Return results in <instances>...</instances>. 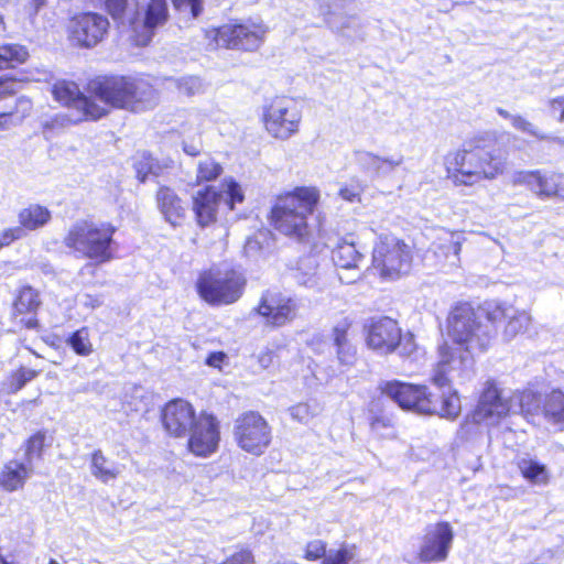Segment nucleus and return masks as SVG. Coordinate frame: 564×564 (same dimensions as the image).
I'll list each match as a JSON object with an SVG mask.
<instances>
[{"label": "nucleus", "mask_w": 564, "mask_h": 564, "mask_svg": "<svg viewBox=\"0 0 564 564\" xmlns=\"http://www.w3.org/2000/svg\"><path fill=\"white\" fill-rule=\"evenodd\" d=\"M485 311L475 310L469 303L456 304L447 318L448 336L452 344L444 341L438 346V360L433 368L431 381L438 388L449 387L454 379L469 378L474 351H485L496 329L492 325L484 323Z\"/></svg>", "instance_id": "1"}, {"label": "nucleus", "mask_w": 564, "mask_h": 564, "mask_svg": "<svg viewBox=\"0 0 564 564\" xmlns=\"http://www.w3.org/2000/svg\"><path fill=\"white\" fill-rule=\"evenodd\" d=\"M444 164L447 177L455 185L471 186L485 180H495L506 169L507 159L499 150L469 142L448 153Z\"/></svg>", "instance_id": "2"}, {"label": "nucleus", "mask_w": 564, "mask_h": 564, "mask_svg": "<svg viewBox=\"0 0 564 564\" xmlns=\"http://www.w3.org/2000/svg\"><path fill=\"white\" fill-rule=\"evenodd\" d=\"M90 93L106 106L131 112H142L154 108L159 102L158 91L144 79L113 76L94 80Z\"/></svg>", "instance_id": "3"}, {"label": "nucleus", "mask_w": 564, "mask_h": 564, "mask_svg": "<svg viewBox=\"0 0 564 564\" xmlns=\"http://www.w3.org/2000/svg\"><path fill=\"white\" fill-rule=\"evenodd\" d=\"M319 199L316 187H296L280 196L271 212L273 226L285 236L302 238L307 232V216Z\"/></svg>", "instance_id": "4"}, {"label": "nucleus", "mask_w": 564, "mask_h": 564, "mask_svg": "<svg viewBox=\"0 0 564 564\" xmlns=\"http://www.w3.org/2000/svg\"><path fill=\"white\" fill-rule=\"evenodd\" d=\"M116 228L108 223L88 220L76 221L64 238V245L98 263L112 258L113 234Z\"/></svg>", "instance_id": "5"}, {"label": "nucleus", "mask_w": 564, "mask_h": 564, "mask_svg": "<svg viewBox=\"0 0 564 564\" xmlns=\"http://www.w3.org/2000/svg\"><path fill=\"white\" fill-rule=\"evenodd\" d=\"M514 408L512 392L500 389L495 381H487L479 402L471 415L462 424L459 433L464 438L480 433V424L494 425Z\"/></svg>", "instance_id": "6"}, {"label": "nucleus", "mask_w": 564, "mask_h": 564, "mask_svg": "<svg viewBox=\"0 0 564 564\" xmlns=\"http://www.w3.org/2000/svg\"><path fill=\"white\" fill-rule=\"evenodd\" d=\"M269 26L261 19H247L237 24H225L206 31V37L214 47L257 51L263 43Z\"/></svg>", "instance_id": "7"}, {"label": "nucleus", "mask_w": 564, "mask_h": 564, "mask_svg": "<svg viewBox=\"0 0 564 564\" xmlns=\"http://www.w3.org/2000/svg\"><path fill=\"white\" fill-rule=\"evenodd\" d=\"M198 294L210 304H231L242 294L243 276L235 270L210 269L196 283Z\"/></svg>", "instance_id": "8"}, {"label": "nucleus", "mask_w": 564, "mask_h": 564, "mask_svg": "<svg viewBox=\"0 0 564 564\" xmlns=\"http://www.w3.org/2000/svg\"><path fill=\"white\" fill-rule=\"evenodd\" d=\"M412 249L392 235H381L372 251L373 268L384 278L394 279L410 270Z\"/></svg>", "instance_id": "9"}, {"label": "nucleus", "mask_w": 564, "mask_h": 564, "mask_svg": "<svg viewBox=\"0 0 564 564\" xmlns=\"http://www.w3.org/2000/svg\"><path fill=\"white\" fill-rule=\"evenodd\" d=\"M262 120L271 137L288 140L299 132L302 111L293 98L275 97L263 107Z\"/></svg>", "instance_id": "10"}, {"label": "nucleus", "mask_w": 564, "mask_h": 564, "mask_svg": "<svg viewBox=\"0 0 564 564\" xmlns=\"http://www.w3.org/2000/svg\"><path fill=\"white\" fill-rule=\"evenodd\" d=\"M234 436L238 446L254 456L262 455L271 443V427L259 413L250 411L235 422Z\"/></svg>", "instance_id": "11"}, {"label": "nucleus", "mask_w": 564, "mask_h": 564, "mask_svg": "<svg viewBox=\"0 0 564 564\" xmlns=\"http://www.w3.org/2000/svg\"><path fill=\"white\" fill-rule=\"evenodd\" d=\"M297 311L299 303L295 299L280 292L267 291L252 312L263 319L264 326L279 328L293 322Z\"/></svg>", "instance_id": "12"}, {"label": "nucleus", "mask_w": 564, "mask_h": 564, "mask_svg": "<svg viewBox=\"0 0 564 564\" xmlns=\"http://www.w3.org/2000/svg\"><path fill=\"white\" fill-rule=\"evenodd\" d=\"M187 449L197 457H209L217 452L220 442L219 421L213 414L202 411L188 431Z\"/></svg>", "instance_id": "13"}, {"label": "nucleus", "mask_w": 564, "mask_h": 564, "mask_svg": "<svg viewBox=\"0 0 564 564\" xmlns=\"http://www.w3.org/2000/svg\"><path fill=\"white\" fill-rule=\"evenodd\" d=\"M109 25L107 17L101 13H79L69 22V40L80 47H95L106 37Z\"/></svg>", "instance_id": "14"}, {"label": "nucleus", "mask_w": 564, "mask_h": 564, "mask_svg": "<svg viewBox=\"0 0 564 564\" xmlns=\"http://www.w3.org/2000/svg\"><path fill=\"white\" fill-rule=\"evenodd\" d=\"M381 392L393 400L401 409L427 414L434 410L431 394L425 386H416L398 380L386 381Z\"/></svg>", "instance_id": "15"}, {"label": "nucleus", "mask_w": 564, "mask_h": 564, "mask_svg": "<svg viewBox=\"0 0 564 564\" xmlns=\"http://www.w3.org/2000/svg\"><path fill=\"white\" fill-rule=\"evenodd\" d=\"M485 313L487 322L491 325L506 322L502 330V337L506 341H510L517 335L524 333L531 324V316L527 311L518 310L508 302H488L485 304ZM492 327L495 328V326Z\"/></svg>", "instance_id": "16"}, {"label": "nucleus", "mask_w": 564, "mask_h": 564, "mask_svg": "<svg viewBox=\"0 0 564 564\" xmlns=\"http://www.w3.org/2000/svg\"><path fill=\"white\" fill-rule=\"evenodd\" d=\"M52 94L59 104L79 111L76 120H97L107 113L105 107L83 95L73 82L57 80L52 86Z\"/></svg>", "instance_id": "17"}, {"label": "nucleus", "mask_w": 564, "mask_h": 564, "mask_svg": "<svg viewBox=\"0 0 564 564\" xmlns=\"http://www.w3.org/2000/svg\"><path fill=\"white\" fill-rule=\"evenodd\" d=\"M513 185H524L539 197L564 199V174L550 171H521L512 176Z\"/></svg>", "instance_id": "18"}, {"label": "nucleus", "mask_w": 564, "mask_h": 564, "mask_svg": "<svg viewBox=\"0 0 564 564\" xmlns=\"http://www.w3.org/2000/svg\"><path fill=\"white\" fill-rule=\"evenodd\" d=\"M454 531L448 522H437L426 529L420 547V560L424 563L443 562L447 558Z\"/></svg>", "instance_id": "19"}, {"label": "nucleus", "mask_w": 564, "mask_h": 564, "mask_svg": "<svg viewBox=\"0 0 564 564\" xmlns=\"http://www.w3.org/2000/svg\"><path fill=\"white\" fill-rule=\"evenodd\" d=\"M366 343L381 355L391 354L402 343L398 322L386 316L371 319L367 325Z\"/></svg>", "instance_id": "20"}, {"label": "nucleus", "mask_w": 564, "mask_h": 564, "mask_svg": "<svg viewBox=\"0 0 564 564\" xmlns=\"http://www.w3.org/2000/svg\"><path fill=\"white\" fill-rule=\"evenodd\" d=\"M197 416L194 406L183 399L167 402L162 411L163 426L174 437H185L197 421Z\"/></svg>", "instance_id": "21"}, {"label": "nucleus", "mask_w": 564, "mask_h": 564, "mask_svg": "<svg viewBox=\"0 0 564 564\" xmlns=\"http://www.w3.org/2000/svg\"><path fill=\"white\" fill-rule=\"evenodd\" d=\"M332 260L337 268L354 271L352 276L345 279L339 275L343 282L350 283L359 276V263L364 261V254L357 249L351 235L338 239L332 251Z\"/></svg>", "instance_id": "22"}, {"label": "nucleus", "mask_w": 564, "mask_h": 564, "mask_svg": "<svg viewBox=\"0 0 564 564\" xmlns=\"http://www.w3.org/2000/svg\"><path fill=\"white\" fill-rule=\"evenodd\" d=\"M220 200L221 194L210 186L195 193L193 196V210L199 226L206 227L216 221Z\"/></svg>", "instance_id": "23"}, {"label": "nucleus", "mask_w": 564, "mask_h": 564, "mask_svg": "<svg viewBox=\"0 0 564 564\" xmlns=\"http://www.w3.org/2000/svg\"><path fill=\"white\" fill-rule=\"evenodd\" d=\"M156 204L165 221L176 227L182 224L186 206L178 195L167 186H161L156 193Z\"/></svg>", "instance_id": "24"}, {"label": "nucleus", "mask_w": 564, "mask_h": 564, "mask_svg": "<svg viewBox=\"0 0 564 564\" xmlns=\"http://www.w3.org/2000/svg\"><path fill=\"white\" fill-rule=\"evenodd\" d=\"M347 0H321L319 13L333 30L346 34V30L356 21L355 15L346 14Z\"/></svg>", "instance_id": "25"}, {"label": "nucleus", "mask_w": 564, "mask_h": 564, "mask_svg": "<svg viewBox=\"0 0 564 564\" xmlns=\"http://www.w3.org/2000/svg\"><path fill=\"white\" fill-rule=\"evenodd\" d=\"M350 328L351 321L345 317L336 323L332 333L337 359L344 366H351L356 361L357 350L351 343Z\"/></svg>", "instance_id": "26"}, {"label": "nucleus", "mask_w": 564, "mask_h": 564, "mask_svg": "<svg viewBox=\"0 0 564 564\" xmlns=\"http://www.w3.org/2000/svg\"><path fill=\"white\" fill-rule=\"evenodd\" d=\"M41 305L39 293L31 286H24L20 290L13 305L15 317L21 316L20 323L29 329L37 327V319L34 314Z\"/></svg>", "instance_id": "27"}, {"label": "nucleus", "mask_w": 564, "mask_h": 564, "mask_svg": "<svg viewBox=\"0 0 564 564\" xmlns=\"http://www.w3.org/2000/svg\"><path fill=\"white\" fill-rule=\"evenodd\" d=\"M169 7L166 0H150L142 23V33L134 41L137 45H147L152 37V30L167 21Z\"/></svg>", "instance_id": "28"}, {"label": "nucleus", "mask_w": 564, "mask_h": 564, "mask_svg": "<svg viewBox=\"0 0 564 564\" xmlns=\"http://www.w3.org/2000/svg\"><path fill=\"white\" fill-rule=\"evenodd\" d=\"M358 160L364 169L372 175L386 176L399 167L403 163L404 158L400 153L382 158L371 152H362L359 154Z\"/></svg>", "instance_id": "29"}, {"label": "nucleus", "mask_w": 564, "mask_h": 564, "mask_svg": "<svg viewBox=\"0 0 564 564\" xmlns=\"http://www.w3.org/2000/svg\"><path fill=\"white\" fill-rule=\"evenodd\" d=\"M33 474V466L18 460L9 462L0 474V486L7 491H15L23 487Z\"/></svg>", "instance_id": "30"}, {"label": "nucleus", "mask_w": 564, "mask_h": 564, "mask_svg": "<svg viewBox=\"0 0 564 564\" xmlns=\"http://www.w3.org/2000/svg\"><path fill=\"white\" fill-rule=\"evenodd\" d=\"M463 240L462 234L441 229L432 246L435 252L444 254L449 260V264L456 267L459 263Z\"/></svg>", "instance_id": "31"}, {"label": "nucleus", "mask_w": 564, "mask_h": 564, "mask_svg": "<svg viewBox=\"0 0 564 564\" xmlns=\"http://www.w3.org/2000/svg\"><path fill=\"white\" fill-rule=\"evenodd\" d=\"M93 3L102 6L107 12L121 23L135 24L139 15L137 0H90Z\"/></svg>", "instance_id": "32"}, {"label": "nucleus", "mask_w": 564, "mask_h": 564, "mask_svg": "<svg viewBox=\"0 0 564 564\" xmlns=\"http://www.w3.org/2000/svg\"><path fill=\"white\" fill-rule=\"evenodd\" d=\"M121 469L119 464L108 459L100 449L91 454L90 473L101 482H108L116 479Z\"/></svg>", "instance_id": "33"}, {"label": "nucleus", "mask_w": 564, "mask_h": 564, "mask_svg": "<svg viewBox=\"0 0 564 564\" xmlns=\"http://www.w3.org/2000/svg\"><path fill=\"white\" fill-rule=\"evenodd\" d=\"M544 417L564 429V393L561 390H552L543 400Z\"/></svg>", "instance_id": "34"}, {"label": "nucleus", "mask_w": 564, "mask_h": 564, "mask_svg": "<svg viewBox=\"0 0 564 564\" xmlns=\"http://www.w3.org/2000/svg\"><path fill=\"white\" fill-rule=\"evenodd\" d=\"M51 219V212L41 205L33 204L19 213V223L29 230H36L46 225Z\"/></svg>", "instance_id": "35"}, {"label": "nucleus", "mask_w": 564, "mask_h": 564, "mask_svg": "<svg viewBox=\"0 0 564 564\" xmlns=\"http://www.w3.org/2000/svg\"><path fill=\"white\" fill-rule=\"evenodd\" d=\"M512 411L519 409L521 412L530 415L538 414L540 411L543 413V401L541 395L532 390H523L521 392H512Z\"/></svg>", "instance_id": "36"}, {"label": "nucleus", "mask_w": 564, "mask_h": 564, "mask_svg": "<svg viewBox=\"0 0 564 564\" xmlns=\"http://www.w3.org/2000/svg\"><path fill=\"white\" fill-rule=\"evenodd\" d=\"M521 475L533 485H546L550 476L546 467L538 460L522 458L518 463Z\"/></svg>", "instance_id": "37"}, {"label": "nucleus", "mask_w": 564, "mask_h": 564, "mask_svg": "<svg viewBox=\"0 0 564 564\" xmlns=\"http://www.w3.org/2000/svg\"><path fill=\"white\" fill-rule=\"evenodd\" d=\"M165 85L167 89L176 90L178 94L187 97L203 94L205 90L203 80L197 76L169 78Z\"/></svg>", "instance_id": "38"}, {"label": "nucleus", "mask_w": 564, "mask_h": 564, "mask_svg": "<svg viewBox=\"0 0 564 564\" xmlns=\"http://www.w3.org/2000/svg\"><path fill=\"white\" fill-rule=\"evenodd\" d=\"M432 406L434 410L429 414H437L449 420L457 417L462 410L460 399L456 391H449L447 394L444 392L442 402L438 404L432 400Z\"/></svg>", "instance_id": "39"}, {"label": "nucleus", "mask_w": 564, "mask_h": 564, "mask_svg": "<svg viewBox=\"0 0 564 564\" xmlns=\"http://www.w3.org/2000/svg\"><path fill=\"white\" fill-rule=\"evenodd\" d=\"M29 53L20 44L0 45V69L13 68L26 61Z\"/></svg>", "instance_id": "40"}, {"label": "nucleus", "mask_w": 564, "mask_h": 564, "mask_svg": "<svg viewBox=\"0 0 564 564\" xmlns=\"http://www.w3.org/2000/svg\"><path fill=\"white\" fill-rule=\"evenodd\" d=\"M221 198H225V203L229 209H234L236 204H240L245 199L243 191L238 182L232 177L225 178L221 183Z\"/></svg>", "instance_id": "41"}, {"label": "nucleus", "mask_w": 564, "mask_h": 564, "mask_svg": "<svg viewBox=\"0 0 564 564\" xmlns=\"http://www.w3.org/2000/svg\"><path fill=\"white\" fill-rule=\"evenodd\" d=\"M223 172V167L212 158H206L198 162L197 181L210 182L217 178Z\"/></svg>", "instance_id": "42"}, {"label": "nucleus", "mask_w": 564, "mask_h": 564, "mask_svg": "<svg viewBox=\"0 0 564 564\" xmlns=\"http://www.w3.org/2000/svg\"><path fill=\"white\" fill-rule=\"evenodd\" d=\"M134 169L138 175V178L141 182H144L149 174H158V166L154 159L145 152L139 153L134 158Z\"/></svg>", "instance_id": "43"}, {"label": "nucleus", "mask_w": 564, "mask_h": 564, "mask_svg": "<svg viewBox=\"0 0 564 564\" xmlns=\"http://www.w3.org/2000/svg\"><path fill=\"white\" fill-rule=\"evenodd\" d=\"M37 376V371L32 369L21 368L10 376L7 382V391L9 393H17L28 382Z\"/></svg>", "instance_id": "44"}, {"label": "nucleus", "mask_w": 564, "mask_h": 564, "mask_svg": "<svg viewBox=\"0 0 564 564\" xmlns=\"http://www.w3.org/2000/svg\"><path fill=\"white\" fill-rule=\"evenodd\" d=\"M69 346L74 351L82 356H88L93 351L91 344L86 329L75 332L68 339Z\"/></svg>", "instance_id": "45"}, {"label": "nucleus", "mask_w": 564, "mask_h": 564, "mask_svg": "<svg viewBox=\"0 0 564 564\" xmlns=\"http://www.w3.org/2000/svg\"><path fill=\"white\" fill-rule=\"evenodd\" d=\"M45 435L41 432L32 435L26 443L25 448V463L33 466V458L40 457L44 446Z\"/></svg>", "instance_id": "46"}, {"label": "nucleus", "mask_w": 564, "mask_h": 564, "mask_svg": "<svg viewBox=\"0 0 564 564\" xmlns=\"http://www.w3.org/2000/svg\"><path fill=\"white\" fill-rule=\"evenodd\" d=\"M511 124L514 129L525 132L530 135H533L539 140L550 139L545 133H542L541 131H539V129L533 123L528 121L522 116L514 115L513 117H511Z\"/></svg>", "instance_id": "47"}, {"label": "nucleus", "mask_w": 564, "mask_h": 564, "mask_svg": "<svg viewBox=\"0 0 564 564\" xmlns=\"http://www.w3.org/2000/svg\"><path fill=\"white\" fill-rule=\"evenodd\" d=\"M371 431L380 436H391L393 429L392 417L380 414L371 419L370 422Z\"/></svg>", "instance_id": "48"}, {"label": "nucleus", "mask_w": 564, "mask_h": 564, "mask_svg": "<svg viewBox=\"0 0 564 564\" xmlns=\"http://www.w3.org/2000/svg\"><path fill=\"white\" fill-rule=\"evenodd\" d=\"M314 260L313 259H307V265L310 268H307V272L304 271V268H299L297 269V272H296V281L304 285V286H308V288H312L314 285H316L317 283V268L314 267Z\"/></svg>", "instance_id": "49"}, {"label": "nucleus", "mask_w": 564, "mask_h": 564, "mask_svg": "<svg viewBox=\"0 0 564 564\" xmlns=\"http://www.w3.org/2000/svg\"><path fill=\"white\" fill-rule=\"evenodd\" d=\"M364 192V186L359 181H351L350 183L345 184L339 189V196L349 203H355L360 200V195Z\"/></svg>", "instance_id": "50"}, {"label": "nucleus", "mask_w": 564, "mask_h": 564, "mask_svg": "<svg viewBox=\"0 0 564 564\" xmlns=\"http://www.w3.org/2000/svg\"><path fill=\"white\" fill-rule=\"evenodd\" d=\"M291 417L300 423H307L315 412L308 403H297L289 408Z\"/></svg>", "instance_id": "51"}, {"label": "nucleus", "mask_w": 564, "mask_h": 564, "mask_svg": "<svg viewBox=\"0 0 564 564\" xmlns=\"http://www.w3.org/2000/svg\"><path fill=\"white\" fill-rule=\"evenodd\" d=\"M546 104L549 113L555 118L558 123L564 124V95L552 97Z\"/></svg>", "instance_id": "52"}, {"label": "nucleus", "mask_w": 564, "mask_h": 564, "mask_svg": "<svg viewBox=\"0 0 564 564\" xmlns=\"http://www.w3.org/2000/svg\"><path fill=\"white\" fill-rule=\"evenodd\" d=\"M326 544L321 540H314L307 543L304 557L310 561H316L325 556Z\"/></svg>", "instance_id": "53"}, {"label": "nucleus", "mask_w": 564, "mask_h": 564, "mask_svg": "<svg viewBox=\"0 0 564 564\" xmlns=\"http://www.w3.org/2000/svg\"><path fill=\"white\" fill-rule=\"evenodd\" d=\"M265 238L264 232H259L258 235L249 238L243 247V252L249 258H256L258 253L262 249V239Z\"/></svg>", "instance_id": "54"}, {"label": "nucleus", "mask_w": 564, "mask_h": 564, "mask_svg": "<svg viewBox=\"0 0 564 564\" xmlns=\"http://www.w3.org/2000/svg\"><path fill=\"white\" fill-rule=\"evenodd\" d=\"M352 558V553L347 549H339L334 554L327 555L322 564H348Z\"/></svg>", "instance_id": "55"}, {"label": "nucleus", "mask_w": 564, "mask_h": 564, "mask_svg": "<svg viewBox=\"0 0 564 564\" xmlns=\"http://www.w3.org/2000/svg\"><path fill=\"white\" fill-rule=\"evenodd\" d=\"M22 228L13 227L0 230V249L9 246L14 240H18L22 237Z\"/></svg>", "instance_id": "56"}, {"label": "nucleus", "mask_w": 564, "mask_h": 564, "mask_svg": "<svg viewBox=\"0 0 564 564\" xmlns=\"http://www.w3.org/2000/svg\"><path fill=\"white\" fill-rule=\"evenodd\" d=\"M174 3V7L178 10H182L183 8H188L192 17L196 18L202 12V4L200 0H172Z\"/></svg>", "instance_id": "57"}, {"label": "nucleus", "mask_w": 564, "mask_h": 564, "mask_svg": "<svg viewBox=\"0 0 564 564\" xmlns=\"http://www.w3.org/2000/svg\"><path fill=\"white\" fill-rule=\"evenodd\" d=\"M226 358H227V356L223 351L212 352L207 357L206 364L208 366H210V367L219 368L220 369L221 368V364L225 361Z\"/></svg>", "instance_id": "58"}, {"label": "nucleus", "mask_w": 564, "mask_h": 564, "mask_svg": "<svg viewBox=\"0 0 564 564\" xmlns=\"http://www.w3.org/2000/svg\"><path fill=\"white\" fill-rule=\"evenodd\" d=\"M273 360H274V352L272 350H265V351H262L259 357H258V361H259V365L263 368V369H267L269 368L270 366H272L273 364Z\"/></svg>", "instance_id": "59"}, {"label": "nucleus", "mask_w": 564, "mask_h": 564, "mask_svg": "<svg viewBox=\"0 0 564 564\" xmlns=\"http://www.w3.org/2000/svg\"><path fill=\"white\" fill-rule=\"evenodd\" d=\"M82 303L89 308L99 307L102 304V300L100 296L85 294L82 299Z\"/></svg>", "instance_id": "60"}, {"label": "nucleus", "mask_w": 564, "mask_h": 564, "mask_svg": "<svg viewBox=\"0 0 564 564\" xmlns=\"http://www.w3.org/2000/svg\"><path fill=\"white\" fill-rule=\"evenodd\" d=\"M202 144L199 141H192L191 143L183 142V150L186 154L195 156L200 152Z\"/></svg>", "instance_id": "61"}, {"label": "nucleus", "mask_w": 564, "mask_h": 564, "mask_svg": "<svg viewBox=\"0 0 564 564\" xmlns=\"http://www.w3.org/2000/svg\"><path fill=\"white\" fill-rule=\"evenodd\" d=\"M413 350H414V343L412 340V337L411 336L409 338L404 337L402 349H401V355L410 356L413 352Z\"/></svg>", "instance_id": "62"}, {"label": "nucleus", "mask_w": 564, "mask_h": 564, "mask_svg": "<svg viewBox=\"0 0 564 564\" xmlns=\"http://www.w3.org/2000/svg\"><path fill=\"white\" fill-rule=\"evenodd\" d=\"M189 122L191 124H195V134L199 135L200 132V122H202V116L199 113H191L189 115Z\"/></svg>", "instance_id": "63"}, {"label": "nucleus", "mask_w": 564, "mask_h": 564, "mask_svg": "<svg viewBox=\"0 0 564 564\" xmlns=\"http://www.w3.org/2000/svg\"><path fill=\"white\" fill-rule=\"evenodd\" d=\"M497 112H498L501 117H503V118H506V119H509L510 121H511V117H513V116H514V115H510L507 110H505V109H502V108H498V109H497Z\"/></svg>", "instance_id": "64"}]
</instances>
